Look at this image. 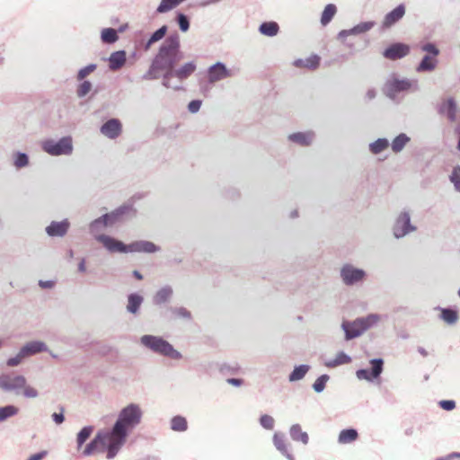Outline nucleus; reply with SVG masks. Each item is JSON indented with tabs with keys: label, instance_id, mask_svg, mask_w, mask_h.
I'll return each mask as SVG.
<instances>
[{
	"label": "nucleus",
	"instance_id": "obj_1",
	"mask_svg": "<svg viewBox=\"0 0 460 460\" xmlns=\"http://www.w3.org/2000/svg\"><path fill=\"white\" fill-rule=\"evenodd\" d=\"M144 417V410L137 402H129L120 409L111 429L99 430L95 438L85 447L83 455L107 452V458H114L127 441L128 435L138 427Z\"/></svg>",
	"mask_w": 460,
	"mask_h": 460
},
{
	"label": "nucleus",
	"instance_id": "obj_2",
	"mask_svg": "<svg viewBox=\"0 0 460 460\" xmlns=\"http://www.w3.org/2000/svg\"><path fill=\"white\" fill-rule=\"evenodd\" d=\"M181 58L180 36L178 33L171 34L160 45L148 71L144 75V79L163 78L164 74L171 72Z\"/></svg>",
	"mask_w": 460,
	"mask_h": 460
},
{
	"label": "nucleus",
	"instance_id": "obj_3",
	"mask_svg": "<svg viewBox=\"0 0 460 460\" xmlns=\"http://www.w3.org/2000/svg\"><path fill=\"white\" fill-rule=\"evenodd\" d=\"M0 389L7 393L22 394L27 399H35L40 394L35 387L28 385L25 376L15 374L0 375Z\"/></svg>",
	"mask_w": 460,
	"mask_h": 460
},
{
	"label": "nucleus",
	"instance_id": "obj_4",
	"mask_svg": "<svg viewBox=\"0 0 460 460\" xmlns=\"http://www.w3.org/2000/svg\"><path fill=\"white\" fill-rule=\"evenodd\" d=\"M197 69L195 61H189L179 67H173L168 74H164L162 84L167 89L180 91L182 89L181 83L187 80Z\"/></svg>",
	"mask_w": 460,
	"mask_h": 460
},
{
	"label": "nucleus",
	"instance_id": "obj_5",
	"mask_svg": "<svg viewBox=\"0 0 460 460\" xmlns=\"http://www.w3.org/2000/svg\"><path fill=\"white\" fill-rule=\"evenodd\" d=\"M140 344L155 354L168 357L172 359H180L181 354L174 349L172 344L160 336L146 334L140 340Z\"/></svg>",
	"mask_w": 460,
	"mask_h": 460
},
{
	"label": "nucleus",
	"instance_id": "obj_6",
	"mask_svg": "<svg viewBox=\"0 0 460 460\" xmlns=\"http://www.w3.org/2000/svg\"><path fill=\"white\" fill-rule=\"evenodd\" d=\"M385 94L392 100H395L400 93L413 90H418V82L408 78H401L396 75H392L384 85Z\"/></svg>",
	"mask_w": 460,
	"mask_h": 460
},
{
	"label": "nucleus",
	"instance_id": "obj_7",
	"mask_svg": "<svg viewBox=\"0 0 460 460\" xmlns=\"http://www.w3.org/2000/svg\"><path fill=\"white\" fill-rule=\"evenodd\" d=\"M42 150L52 156L70 155L74 146L71 137H63L58 140L49 138L41 143Z\"/></svg>",
	"mask_w": 460,
	"mask_h": 460
},
{
	"label": "nucleus",
	"instance_id": "obj_8",
	"mask_svg": "<svg viewBox=\"0 0 460 460\" xmlns=\"http://www.w3.org/2000/svg\"><path fill=\"white\" fill-rule=\"evenodd\" d=\"M340 276L346 286H356L365 281L367 272L351 263H346L341 268Z\"/></svg>",
	"mask_w": 460,
	"mask_h": 460
},
{
	"label": "nucleus",
	"instance_id": "obj_9",
	"mask_svg": "<svg viewBox=\"0 0 460 460\" xmlns=\"http://www.w3.org/2000/svg\"><path fill=\"white\" fill-rule=\"evenodd\" d=\"M392 231L396 239L402 238L416 231V226L411 223V215L409 211L402 210L398 214L393 225Z\"/></svg>",
	"mask_w": 460,
	"mask_h": 460
},
{
	"label": "nucleus",
	"instance_id": "obj_10",
	"mask_svg": "<svg viewBox=\"0 0 460 460\" xmlns=\"http://www.w3.org/2000/svg\"><path fill=\"white\" fill-rule=\"evenodd\" d=\"M438 113L450 122L460 121V108L456 100L452 96L445 97L438 106Z\"/></svg>",
	"mask_w": 460,
	"mask_h": 460
},
{
	"label": "nucleus",
	"instance_id": "obj_11",
	"mask_svg": "<svg viewBox=\"0 0 460 460\" xmlns=\"http://www.w3.org/2000/svg\"><path fill=\"white\" fill-rule=\"evenodd\" d=\"M233 73L223 62H217L210 66L207 70V79L209 84H216L219 81L229 78Z\"/></svg>",
	"mask_w": 460,
	"mask_h": 460
},
{
	"label": "nucleus",
	"instance_id": "obj_12",
	"mask_svg": "<svg viewBox=\"0 0 460 460\" xmlns=\"http://www.w3.org/2000/svg\"><path fill=\"white\" fill-rule=\"evenodd\" d=\"M371 370L368 369H358L356 371V376L358 380H366L367 382H373L378 378L383 372L384 361L382 358H374L370 360Z\"/></svg>",
	"mask_w": 460,
	"mask_h": 460
},
{
	"label": "nucleus",
	"instance_id": "obj_13",
	"mask_svg": "<svg viewBox=\"0 0 460 460\" xmlns=\"http://www.w3.org/2000/svg\"><path fill=\"white\" fill-rule=\"evenodd\" d=\"M96 241L102 243V246L111 253H128V244H125L110 235H96Z\"/></svg>",
	"mask_w": 460,
	"mask_h": 460
},
{
	"label": "nucleus",
	"instance_id": "obj_14",
	"mask_svg": "<svg viewBox=\"0 0 460 460\" xmlns=\"http://www.w3.org/2000/svg\"><path fill=\"white\" fill-rule=\"evenodd\" d=\"M341 329L345 332L346 341L359 337L365 332L359 317L354 321H343L341 323Z\"/></svg>",
	"mask_w": 460,
	"mask_h": 460
},
{
	"label": "nucleus",
	"instance_id": "obj_15",
	"mask_svg": "<svg viewBox=\"0 0 460 460\" xmlns=\"http://www.w3.org/2000/svg\"><path fill=\"white\" fill-rule=\"evenodd\" d=\"M272 441L276 449L282 456H284L288 460H295V456L291 453V445L287 441L283 433L275 432L272 438Z\"/></svg>",
	"mask_w": 460,
	"mask_h": 460
},
{
	"label": "nucleus",
	"instance_id": "obj_16",
	"mask_svg": "<svg viewBox=\"0 0 460 460\" xmlns=\"http://www.w3.org/2000/svg\"><path fill=\"white\" fill-rule=\"evenodd\" d=\"M100 131L104 137L115 139L122 132V124L118 119H111L101 127Z\"/></svg>",
	"mask_w": 460,
	"mask_h": 460
},
{
	"label": "nucleus",
	"instance_id": "obj_17",
	"mask_svg": "<svg viewBox=\"0 0 460 460\" xmlns=\"http://www.w3.org/2000/svg\"><path fill=\"white\" fill-rule=\"evenodd\" d=\"M133 213V208L129 204H125L111 213L105 214L102 217L105 219L108 227L113 226L118 223L125 215Z\"/></svg>",
	"mask_w": 460,
	"mask_h": 460
},
{
	"label": "nucleus",
	"instance_id": "obj_18",
	"mask_svg": "<svg viewBox=\"0 0 460 460\" xmlns=\"http://www.w3.org/2000/svg\"><path fill=\"white\" fill-rule=\"evenodd\" d=\"M70 227V222L68 219L62 221H52L47 227L46 233L51 237H63L66 234Z\"/></svg>",
	"mask_w": 460,
	"mask_h": 460
},
{
	"label": "nucleus",
	"instance_id": "obj_19",
	"mask_svg": "<svg viewBox=\"0 0 460 460\" xmlns=\"http://www.w3.org/2000/svg\"><path fill=\"white\" fill-rule=\"evenodd\" d=\"M410 52V47L403 43H394L388 47L383 53L384 57L396 60L407 56Z\"/></svg>",
	"mask_w": 460,
	"mask_h": 460
},
{
	"label": "nucleus",
	"instance_id": "obj_20",
	"mask_svg": "<svg viewBox=\"0 0 460 460\" xmlns=\"http://www.w3.org/2000/svg\"><path fill=\"white\" fill-rule=\"evenodd\" d=\"M160 250V248L154 243L145 240L136 241L128 244V252H145L154 253Z\"/></svg>",
	"mask_w": 460,
	"mask_h": 460
},
{
	"label": "nucleus",
	"instance_id": "obj_21",
	"mask_svg": "<svg viewBox=\"0 0 460 460\" xmlns=\"http://www.w3.org/2000/svg\"><path fill=\"white\" fill-rule=\"evenodd\" d=\"M375 22H363L349 30H342L338 34V39L343 40L350 35H358L370 31L375 26Z\"/></svg>",
	"mask_w": 460,
	"mask_h": 460
},
{
	"label": "nucleus",
	"instance_id": "obj_22",
	"mask_svg": "<svg viewBox=\"0 0 460 460\" xmlns=\"http://www.w3.org/2000/svg\"><path fill=\"white\" fill-rule=\"evenodd\" d=\"M404 14H405V6H404V4H401L397 7H395L394 10L389 12L385 16L384 21H383V27L384 28L391 27L395 22L400 21L403 17Z\"/></svg>",
	"mask_w": 460,
	"mask_h": 460
},
{
	"label": "nucleus",
	"instance_id": "obj_23",
	"mask_svg": "<svg viewBox=\"0 0 460 460\" xmlns=\"http://www.w3.org/2000/svg\"><path fill=\"white\" fill-rule=\"evenodd\" d=\"M288 139L290 142L305 146L313 143L314 139V133L313 131L296 132L289 134Z\"/></svg>",
	"mask_w": 460,
	"mask_h": 460
},
{
	"label": "nucleus",
	"instance_id": "obj_24",
	"mask_svg": "<svg viewBox=\"0 0 460 460\" xmlns=\"http://www.w3.org/2000/svg\"><path fill=\"white\" fill-rule=\"evenodd\" d=\"M109 68L111 71L120 69L127 61V54L125 50H118L112 52L109 57Z\"/></svg>",
	"mask_w": 460,
	"mask_h": 460
},
{
	"label": "nucleus",
	"instance_id": "obj_25",
	"mask_svg": "<svg viewBox=\"0 0 460 460\" xmlns=\"http://www.w3.org/2000/svg\"><path fill=\"white\" fill-rule=\"evenodd\" d=\"M438 60L437 57L425 55L416 67L418 73L432 72L438 66Z\"/></svg>",
	"mask_w": 460,
	"mask_h": 460
},
{
	"label": "nucleus",
	"instance_id": "obj_26",
	"mask_svg": "<svg viewBox=\"0 0 460 460\" xmlns=\"http://www.w3.org/2000/svg\"><path fill=\"white\" fill-rule=\"evenodd\" d=\"M21 349L26 357H29L42 351H47L48 347L43 341H33L26 343Z\"/></svg>",
	"mask_w": 460,
	"mask_h": 460
},
{
	"label": "nucleus",
	"instance_id": "obj_27",
	"mask_svg": "<svg viewBox=\"0 0 460 460\" xmlns=\"http://www.w3.org/2000/svg\"><path fill=\"white\" fill-rule=\"evenodd\" d=\"M289 435L292 440L296 442H301L304 445H307L309 442V436L305 431L302 430L299 424H293L289 428Z\"/></svg>",
	"mask_w": 460,
	"mask_h": 460
},
{
	"label": "nucleus",
	"instance_id": "obj_28",
	"mask_svg": "<svg viewBox=\"0 0 460 460\" xmlns=\"http://www.w3.org/2000/svg\"><path fill=\"white\" fill-rule=\"evenodd\" d=\"M173 290L170 286H164L156 291L153 297V302L155 305L164 304L172 298Z\"/></svg>",
	"mask_w": 460,
	"mask_h": 460
},
{
	"label": "nucleus",
	"instance_id": "obj_29",
	"mask_svg": "<svg viewBox=\"0 0 460 460\" xmlns=\"http://www.w3.org/2000/svg\"><path fill=\"white\" fill-rule=\"evenodd\" d=\"M320 64V58L317 55H312L305 58H299L294 61V66L296 67H305L309 69H315Z\"/></svg>",
	"mask_w": 460,
	"mask_h": 460
},
{
	"label": "nucleus",
	"instance_id": "obj_30",
	"mask_svg": "<svg viewBox=\"0 0 460 460\" xmlns=\"http://www.w3.org/2000/svg\"><path fill=\"white\" fill-rule=\"evenodd\" d=\"M383 316L378 314H369L366 316L359 317V320L362 323L363 329L365 332L367 330L376 327L382 321Z\"/></svg>",
	"mask_w": 460,
	"mask_h": 460
},
{
	"label": "nucleus",
	"instance_id": "obj_31",
	"mask_svg": "<svg viewBox=\"0 0 460 460\" xmlns=\"http://www.w3.org/2000/svg\"><path fill=\"white\" fill-rule=\"evenodd\" d=\"M20 409L13 404H7L0 406V423L5 422L8 420L17 416Z\"/></svg>",
	"mask_w": 460,
	"mask_h": 460
},
{
	"label": "nucleus",
	"instance_id": "obj_32",
	"mask_svg": "<svg viewBox=\"0 0 460 460\" xmlns=\"http://www.w3.org/2000/svg\"><path fill=\"white\" fill-rule=\"evenodd\" d=\"M351 362V358L345 352H339L334 358L328 359L324 362V366L327 367H336L341 365L349 364Z\"/></svg>",
	"mask_w": 460,
	"mask_h": 460
},
{
	"label": "nucleus",
	"instance_id": "obj_33",
	"mask_svg": "<svg viewBox=\"0 0 460 460\" xmlns=\"http://www.w3.org/2000/svg\"><path fill=\"white\" fill-rule=\"evenodd\" d=\"M279 26L276 22H262L259 27L261 34L274 37L279 33Z\"/></svg>",
	"mask_w": 460,
	"mask_h": 460
},
{
	"label": "nucleus",
	"instance_id": "obj_34",
	"mask_svg": "<svg viewBox=\"0 0 460 460\" xmlns=\"http://www.w3.org/2000/svg\"><path fill=\"white\" fill-rule=\"evenodd\" d=\"M143 303V297L138 294H130L128 296L127 310L130 314H137Z\"/></svg>",
	"mask_w": 460,
	"mask_h": 460
},
{
	"label": "nucleus",
	"instance_id": "obj_35",
	"mask_svg": "<svg viewBox=\"0 0 460 460\" xmlns=\"http://www.w3.org/2000/svg\"><path fill=\"white\" fill-rule=\"evenodd\" d=\"M309 369H310V366L305 365V364L295 367V368L293 369V371L290 373V375L288 376V381L289 382H296V381L302 380L305 376V375L307 374Z\"/></svg>",
	"mask_w": 460,
	"mask_h": 460
},
{
	"label": "nucleus",
	"instance_id": "obj_36",
	"mask_svg": "<svg viewBox=\"0 0 460 460\" xmlns=\"http://www.w3.org/2000/svg\"><path fill=\"white\" fill-rule=\"evenodd\" d=\"M170 312V319L175 320V319H183V320H190L191 319V314L190 312L186 309L185 307L179 306V307H170L168 309Z\"/></svg>",
	"mask_w": 460,
	"mask_h": 460
},
{
	"label": "nucleus",
	"instance_id": "obj_37",
	"mask_svg": "<svg viewBox=\"0 0 460 460\" xmlns=\"http://www.w3.org/2000/svg\"><path fill=\"white\" fill-rule=\"evenodd\" d=\"M108 226L106 225L105 219L102 217H100L91 222L89 231L96 239V235H104L102 232Z\"/></svg>",
	"mask_w": 460,
	"mask_h": 460
},
{
	"label": "nucleus",
	"instance_id": "obj_38",
	"mask_svg": "<svg viewBox=\"0 0 460 460\" xmlns=\"http://www.w3.org/2000/svg\"><path fill=\"white\" fill-rule=\"evenodd\" d=\"M337 13V7L335 4H327L323 13H322V15H321V24L323 26H326L327 24H329L331 22V21L332 20V18L335 16Z\"/></svg>",
	"mask_w": 460,
	"mask_h": 460
},
{
	"label": "nucleus",
	"instance_id": "obj_39",
	"mask_svg": "<svg viewBox=\"0 0 460 460\" xmlns=\"http://www.w3.org/2000/svg\"><path fill=\"white\" fill-rule=\"evenodd\" d=\"M358 432L354 429H342L338 438L340 444H349L358 438Z\"/></svg>",
	"mask_w": 460,
	"mask_h": 460
},
{
	"label": "nucleus",
	"instance_id": "obj_40",
	"mask_svg": "<svg viewBox=\"0 0 460 460\" xmlns=\"http://www.w3.org/2000/svg\"><path fill=\"white\" fill-rule=\"evenodd\" d=\"M411 138L404 133L399 134L391 144L392 150L394 153H400L410 142Z\"/></svg>",
	"mask_w": 460,
	"mask_h": 460
},
{
	"label": "nucleus",
	"instance_id": "obj_41",
	"mask_svg": "<svg viewBox=\"0 0 460 460\" xmlns=\"http://www.w3.org/2000/svg\"><path fill=\"white\" fill-rule=\"evenodd\" d=\"M170 427L173 431L183 432L188 429V422L186 418L178 415L171 420Z\"/></svg>",
	"mask_w": 460,
	"mask_h": 460
},
{
	"label": "nucleus",
	"instance_id": "obj_42",
	"mask_svg": "<svg viewBox=\"0 0 460 460\" xmlns=\"http://www.w3.org/2000/svg\"><path fill=\"white\" fill-rule=\"evenodd\" d=\"M167 30L168 28L166 25H163L161 28L156 30L146 41L145 49H149L153 44L161 40L165 36Z\"/></svg>",
	"mask_w": 460,
	"mask_h": 460
},
{
	"label": "nucleus",
	"instance_id": "obj_43",
	"mask_svg": "<svg viewBox=\"0 0 460 460\" xmlns=\"http://www.w3.org/2000/svg\"><path fill=\"white\" fill-rule=\"evenodd\" d=\"M13 164L16 169H22L29 165V156L22 152H14L12 155Z\"/></svg>",
	"mask_w": 460,
	"mask_h": 460
},
{
	"label": "nucleus",
	"instance_id": "obj_44",
	"mask_svg": "<svg viewBox=\"0 0 460 460\" xmlns=\"http://www.w3.org/2000/svg\"><path fill=\"white\" fill-rule=\"evenodd\" d=\"M101 39L106 44L115 43L119 40L118 32L115 29L105 28L101 31Z\"/></svg>",
	"mask_w": 460,
	"mask_h": 460
},
{
	"label": "nucleus",
	"instance_id": "obj_45",
	"mask_svg": "<svg viewBox=\"0 0 460 460\" xmlns=\"http://www.w3.org/2000/svg\"><path fill=\"white\" fill-rule=\"evenodd\" d=\"M184 0H162L157 6L156 12L165 13L181 4Z\"/></svg>",
	"mask_w": 460,
	"mask_h": 460
},
{
	"label": "nucleus",
	"instance_id": "obj_46",
	"mask_svg": "<svg viewBox=\"0 0 460 460\" xmlns=\"http://www.w3.org/2000/svg\"><path fill=\"white\" fill-rule=\"evenodd\" d=\"M441 311L440 318L448 324H454L458 320L457 312L449 308H438Z\"/></svg>",
	"mask_w": 460,
	"mask_h": 460
},
{
	"label": "nucleus",
	"instance_id": "obj_47",
	"mask_svg": "<svg viewBox=\"0 0 460 460\" xmlns=\"http://www.w3.org/2000/svg\"><path fill=\"white\" fill-rule=\"evenodd\" d=\"M389 146V141L386 138H378L375 142L369 144V150L372 154L377 155L385 150Z\"/></svg>",
	"mask_w": 460,
	"mask_h": 460
},
{
	"label": "nucleus",
	"instance_id": "obj_48",
	"mask_svg": "<svg viewBox=\"0 0 460 460\" xmlns=\"http://www.w3.org/2000/svg\"><path fill=\"white\" fill-rule=\"evenodd\" d=\"M93 431V427L92 426H86L84 427L79 433L77 434L76 438V443H77V448L79 449L84 443L90 438Z\"/></svg>",
	"mask_w": 460,
	"mask_h": 460
},
{
	"label": "nucleus",
	"instance_id": "obj_49",
	"mask_svg": "<svg viewBox=\"0 0 460 460\" xmlns=\"http://www.w3.org/2000/svg\"><path fill=\"white\" fill-rule=\"evenodd\" d=\"M176 22L179 25L180 30L182 32H186L190 29V21L187 15L181 13H177L176 14Z\"/></svg>",
	"mask_w": 460,
	"mask_h": 460
},
{
	"label": "nucleus",
	"instance_id": "obj_50",
	"mask_svg": "<svg viewBox=\"0 0 460 460\" xmlns=\"http://www.w3.org/2000/svg\"><path fill=\"white\" fill-rule=\"evenodd\" d=\"M329 378L330 377L328 375H322L321 376H319L313 385L314 390L316 393H322L324 390L326 383L328 382Z\"/></svg>",
	"mask_w": 460,
	"mask_h": 460
},
{
	"label": "nucleus",
	"instance_id": "obj_51",
	"mask_svg": "<svg viewBox=\"0 0 460 460\" xmlns=\"http://www.w3.org/2000/svg\"><path fill=\"white\" fill-rule=\"evenodd\" d=\"M260 424L263 429L271 430L274 428L275 420L270 415L263 414L260 418Z\"/></svg>",
	"mask_w": 460,
	"mask_h": 460
},
{
	"label": "nucleus",
	"instance_id": "obj_52",
	"mask_svg": "<svg viewBox=\"0 0 460 460\" xmlns=\"http://www.w3.org/2000/svg\"><path fill=\"white\" fill-rule=\"evenodd\" d=\"M92 90V84L89 81H84L79 84L76 90L77 96L82 98L87 95Z\"/></svg>",
	"mask_w": 460,
	"mask_h": 460
},
{
	"label": "nucleus",
	"instance_id": "obj_53",
	"mask_svg": "<svg viewBox=\"0 0 460 460\" xmlns=\"http://www.w3.org/2000/svg\"><path fill=\"white\" fill-rule=\"evenodd\" d=\"M95 64H90L83 68H81L77 73V80L81 81L84 79L87 75L93 73L96 69Z\"/></svg>",
	"mask_w": 460,
	"mask_h": 460
},
{
	"label": "nucleus",
	"instance_id": "obj_54",
	"mask_svg": "<svg viewBox=\"0 0 460 460\" xmlns=\"http://www.w3.org/2000/svg\"><path fill=\"white\" fill-rule=\"evenodd\" d=\"M421 50L426 52V55L438 57L439 55V49L433 43H426L420 47Z\"/></svg>",
	"mask_w": 460,
	"mask_h": 460
},
{
	"label": "nucleus",
	"instance_id": "obj_55",
	"mask_svg": "<svg viewBox=\"0 0 460 460\" xmlns=\"http://www.w3.org/2000/svg\"><path fill=\"white\" fill-rule=\"evenodd\" d=\"M24 358H26V356L22 353V349H20L16 356L7 359L6 365L8 367H16L21 364Z\"/></svg>",
	"mask_w": 460,
	"mask_h": 460
},
{
	"label": "nucleus",
	"instance_id": "obj_56",
	"mask_svg": "<svg viewBox=\"0 0 460 460\" xmlns=\"http://www.w3.org/2000/svg\"><path fill=\"white\" fill-rule=\"evenodd\" d=\"M450 180L454 183L455 188L460 192V168L454 169Z\"/></svg>",
	"mask_w": 460,
	"mask_h": 460
},
{
	"label": "nucleus",
	"instance_id": "obj_57",
	"mask_svg": "<svg viewBox=\"0 0 460 460\" xmlns=\"http://www.w3.org/2000/svg\"><path fill=\"white\" fill-rule=\"evenodd\" d=\"M201 101L199 100H193L191 102H189L188 104V111L190 112V113H197L200 107H201Z\"/></svg>",
	"mask_w": 460,
	"mask_h": 460
},
{
	"label": "nucleus",
	"instance_id": "obj_58",
	"mask_svg": "<svg viewBox=\"0 0 460 460\" xmlns=\"http://www.w3.org/2000/svg\"><path fill=\"white\" fill-rule=\"evenodd\" d=\"M439 406L446 411H452L456 408V402L453 400H443L439 402Z\"/></svg>",
	"mask_w": 460,
	"mask_h": 460
},
{
	"label": "nucleus",
	"instance_id": "obj_59",
	"mask_svg": "<svg viewBox=\"0 0 460 460\" xmlns=\"http://www.w3.org/2000/svg\"><path fill=\"white\" fill-rule=\"evenodd\" d=\"M51 418L53 420V421L57 424H61L64 422L65 420V416H64V413H63V410L61 411V412H54L52 415H51Z\"/></svg>",
	"mask_w": 460,
	"mask_h": 460
},
{
	"label": "nucleus",
	"instance_id": "obj_60",
	"mask_svg": "<svg viewBox=\"0 0 460 460\" xmlns=\"http://www.w3.org/2000/svg\"><path fill=\"white\" fill-rule=\"evenodd\" d=\"M47 455L48 451L42 450L40 452L31 455L30 457L27 458V460H42L45 456H47Z\"/></svg>",
	"mask_w": 460,
	"mask_h": 460
},
{
	"label": "nucleus",
	"instance_id": "obj_61",
	"mask_svg": "<svg viewBox=\"0 0 460 460\" xmlns=\"http://www.w3.org/2000/svg\"><path fill=\"white\" fill-rule=\"evenodd\" d=\"M39 286H40L41 288H48V289H50V288H54V286H55V281H53V280H40V281H39Z\"/></svg>",
	"mask_w": 460,
	"mask_h": 460
},
{
	"label": "nucleus",
	"instance_id": "obj_62",
	"mask_svg": "<svg viewBox=\"0 0 460 460\" xmlns=\"http://www.w3.org/2000/svg\"><path fill=\"white\" fill-rule=\"evenodd\" d=\"M226 382L231 385H234V386H241L243 383V381L242 379H239V378H228L226 380Z\"/></svg>",
	"mask_w": 460,
	"mask_h": 460
},
{
	"label": "nucleus",
	"instance_id": "obj_63",
	"mask_svg": "<svg viewBox=\"0 0 460 460\" xmlns=\"http://www.w3.org/2000/svg\"><path fill=\"white\" fill-rule=\"evenodd\" d=\"M78 271L84 273L86 272V262L85 259H82L81 261L78 264Z\"/></svg>",
	"mask_w": 460,
	"mask_h": 460
},
{
	"label": "nucleus",
	"instance_id": "obj_64",
	"mask_svg": "<svg viewBox=\"0 0 460 460\" xmlns=\"http://www.w3.org/2000/svg\"><path fill=\"white\" fill-rule=\"evenodd\" d=\"M376 90H375V89H369V90L367 92V94H366V96H367V98L368 100H372V99H374V98L376 97Z\"/></svg>",
	"mask_w": 460,
	"mask_h": 460
}]
</instances>
